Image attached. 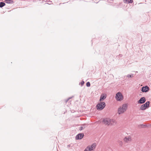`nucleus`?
Segmentation results:
<instances>
[{"label":"nucleus","instance_id":"obj_1","mask_svg":"<svg viewBox=\"0 0 151 151\" xmlns=\"http://www.w3.org/2000/svg\"><path fill=\"white\" fill-rule=\"evenodd\" d=\"M127 105L125 104L122 106H120L118 109V113L119 114H121L124 113L127 109Z\"/></svg>","mask_w":151,"mask_h":151},{"label":"nucleus","instance_id":"obj_2","mask_svg":"<svg viewBox=\"0 0 151 151\" xmlns=\"http://www.w3.org/2000/svg\"><path fill=\"white\" fill-rule=\"evenodd\" d=\"M96 146V143H94L91 145H88L84 150V151H93Z\"/></svg>","mask_w":151,"mask_h":151},{"label":"nucleus","instance_id":"obj_3","mask_svg":"<svg viewBox=\"0 0 151 151\" xmlns=\"http://www.w3.org/2000/svg\"><path fill=\"white\" fill-rule=\"evenodd\" d=\"M105 103L104 102H102L99 103L96 105V107L97 110H101L105 107Z\"/></svg>","mask_w":151,"mask_h":151},{"label":"nucleus","instance_id":"obj_4","mask_svg":"<svg viewBox=\"0 0 151 151\" xmlns=\"http://www.w3.org/2000/svg\"><path fill=\"white\" fill-rule=\"evenodd\" d=\"M115 98L117 101H121L123 99V96L120 92H118L116 94Z\"/></svg>","mask_w":151,"mask_h":151},{"label":"nucleus","instance_id":"obj_5","mask_svg":"<svg viewBox=\"0 0 151 151\" xmlns=\"http://www.w3.org/2000/svg\"><path fill=\"white\" fill-rule=\"evenodd\" d=\"M149 90V88L147 86H143L142 87L141 91L143 92H147Z\"/></svg>","mask_w":151,"mask_h":151},{"label":"nucleus","instance_id":"obj_6","mask_svg":"<svg viewBox=\"0 0 151 151\" xmlns=\"http://www.w3.org/2000/svg\"><path fill=\"white\" fill-rule=\"evenodd\" d=\"M132 140L131 137L130 136L126 137L124 139V141L126 143H128L130 142Z\"/></svg>","mask_w":151,"mask_h":151},{"label":"nucleus","instance_id":"obj_7","mask_svg":"<svg viewBox=\"0 0 151 151\" xmlns=\"http://www.w3.org/2000/svg\"><path fill=\"white\" fill-rule=\"evenodd\" d=\"M146 101V99L145 97H141L140 99L137 101L138 103L140 104L144 103Z\"/></svg>","mask_w":151,"mask_h":151},{"label":"nucleus","instance_id":"obj_8","mask_svg":"<svg viewBox=\"0 0 151 151\" xmlns=\"http://www.w3.org/2000/svg\"><path fill=\"white\" fill-rule=\"evenodd\" d=\"M84 136L83 133H79L77 134L76 137V139L77 140L81 139Z\"/></svg>","mask_w":151,"mask_h":151},{"label":"nucleus","instance_id":"obj_9","mask_svg":"<svg viewBox=\"0 0 151 151\" xmlns=\"http://www.w3.org/2000/svg\"><path fill=\"white\" fill-rule=\"evenodd\" d=\"M109 125H114L116 124L115 120L109 119Z\"/></svg>","mask_w":151,"mask_h":151},{"label":"nucleus","instance_id":"obj_10","mask_svg":"<svg viewBox=\"0 0 151 151\" xmlns=\"http://www.w3.org/2000/svg\"><path fill=\"white\" fill-rule=\"evenodd\" d=\"M109 118L104 119L103 121V123L105 124L109 125Z\"/></svg>","mask_w":151,"mask_h":151},{"label":"nucleus","instance_id":"obj_11","mask_svg":"<svg viewBox=\"0 0 151 151\" xmlns=\"http://www.w3.org/2000/svg\"><path fill=\"white\" fill-rule=\"evenodd\" d=\"M106 97V95L104 94H102L100 96L99 101H102L105 99Z\"/></svg>","mask_w":151,"mask_h":151},{"label":"nucleus","instance_id":"obj_12","mask_svg":"<svg viewBox=\"0 0 151 151\" xmlns=\"http://www.w3.org/2000/svg\"><path fill=\"white\" fill-rule=\"evenodd\" d=\"M123 2L126 4L132 3L133 2V0H123Z\"/></svg>","mask_w":151,"mask_h":151},{"label":"nucleus","instance_id":"obj_13","mask_svg":"<svg viewBox=\"0 0 151 151\" xmlns=\"http://www.w3.org/2000/svg\"><path fill=\"white\" fill-rule=\"evenodd\" d=\"M147 108L146 107V106L144 105V104L142 105L140 107V109L142 110H145Z\"/></svg>","mask_w":151,"mask_h":151},{"label":"nucleus","instance_id":"obj_14","mask_svg":"<svg viewBox=\"0 0 151 151\" xmlns=\"http://www.w3.org/2000/svg\"><path fill=\"white\" fill-rule=\"evenodd\" d=\"M86 127V124H83V125H82V126H80L79 127V130H81V131L83 129H84Z\"/></svg>","mask_w":151,"mask_h":151},{"label":"nucleus","instance_id":"obj_15","mask_svg":"<svg viewBox=\"0 0 151 151\" xmlns=\"http://www.w3.org/2000/svg\"><path fill=\"white\" fill-rule=\"evenodd\" d=\"M144 105L146 106V107L147 108L149 107L150 105V101H147L146 102Z\"/></svg>","mask_w":151,"mask_h":151},{"label":"nucleus","instance_id":"obj_16","mask_svg":"<svg viewBox=\"0 0 151 151\" xmlns=\"http://www.w3.org/2000/svg\"><path fill=\"white\" fill-rule=\"evenodd\" d=\"M5 2L8 4H12L13 3V1L11 0H6Z\"/></svg>","mask_w":151,"mask_h":151},{"label":"nucleus","instance_id":"obj_17","mask_svg":"<svg viewBox=\"0 0 151 151\" xmlns=\"http://www.w3.org/2000/svg\"><path fill=\"white\" fill-rule=\"evenodd\" d=\"M5 5V4L3 2H1L0 3V7L2 8Z\"/></svg>","mask_w":151,"mask_h":151},{"label":"nucleus","instance_id":"obj_18","mask_svg":"<svg viewBox=\"0 0 151 151\" xmlns=\"http://www.w3.org/2000/svg\"><path fill=\"white\" fill-rule=\"evenodd\" d=\"M118 143L119 145L120 146H121V147L123 145V142L122 141H121L120 140H119V141H118Z\"/></svg>","mask_w":151,"mask_h":151},{"label":"nucleus","instance_id":"obj_19","mask_svg":"<svg viewBox=\"0 0 151 151\" xmlns=\"http://www.w3.org/2000/svg\"><path fill=\"white\" fill-rule=\"evenodd\" d=\"M133 74H132L131 75L129 74L127 75V77L128 78H132L133 77Z\"/></svg>","mask_w":151,"mask_h":151},{"label":"nucleus","instance_id":"obj_20","mask_svg":"<svg viewBox=\"0 0 151 151\" xmlns=\"http://www.w3.org/2000/svg\"><path fill=\"white\" fill-rule=\"evenodd\" d=\"M84 83V81H82L81 82L79 83V85H81V86H82L83 85Z\"/></svg>","mask_w":151,"mask_h":151},{"label":"nucleus","instance_id":"obj_21","mask_svg":"<svg viewBox=\"0 0 151 151\" xmlns=\"http://www.w3.org/2000/svg\"><path fill=\"white\" fill-rule=\"evenodd\" d=\"M86 85L87 87H89L90 86V83L89 82H88L86 83Z\"/></svg>","mask_w":151,"mask_h":151}]
</instances>
